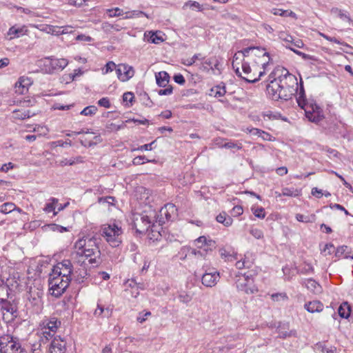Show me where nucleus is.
I'll list each match as a JSON object with an SVG mask.
<instances>
[{"label": "nucleus", "mask_w": 353, "mask_h": 353, "mask_svg": "<svg viewBox=\"0 0 353 353\" xmlns=\"http://www.w3.org/2000/svg\"><path fill=\"white\" fill-rule=\"evenodd\" d=\"M50 202L46 204L43 208L44 211L47 213L54 212V215H56L58 212H55V206L58 203L59 200L56 198L52 197L50 199Z\"/></svg>", "instance_id": "nucleus-35"}, {"label": "nucleus", "mask_w": 353, "mask_h": 353, "mask_svg": "<svg viewBox=\"0 0 353 353\" xmlns=\"http://www.w3.org/2000/svg\"><path fill=\"white\" fill-rule=\"evenodd\" d=\"M351 251L347 245L339 246L335 252V256L340 259H349L350 257Z\"/></svg>", "instance_id": "nucleus-25"}, {"label": "nucleus", "mask_w": 353, "mask_h": 353, "mask_svg": "<svg viewBox=\"0 0 353 353\" xmlns=\"http://www.w3.org/2000/svg\"><path fill=\"white\" fill-rule=\"evenodd\" d=\"M105 68V70L104 73L107 74L110 72H112L114 69L116 70L117 66H116V64L113 61H109L106 63Z\"/></svg>", "instance_id": "nucleus-63"}, {"label": "nucleus", "mask_w": 353, "mask_h": 353, "mask_svg": "<svg viewBox=\"0 0 353 353\" xmlns=\"http://www.w3.org/2000/svg\"><path fill=\"white\" fill-rule=\"evenodd\" d=\"M123 28V26L119 23L112 24L109 22H103L102 23V29L105 32H110L112 30L119 32Z\"/></svg>", "instance_id": "nucleus-31"}, {"label": "nucleus", "mask_w": 353, "mask_h": 353, "mask_svg": "<svg viewBox=\"0 0 353 353\" xmlns=\"http://www.w3.org/2000/svg\"><path fill=\"white\" fill-rule=\"evenodd\" d=\"M177 209L172 203L165 204L159 211L160 219L159 224H163L165 221H172L174 216L176 215Z\"/></svg>", "instance_id": "nucleus-12"}, {"label": "nucleus", "mask_w": 353, "mask_h": 353, "mask_svg": "<svg viewBox=\"0 0 353 353\" xmlns=\"http://www.w3.org/2000/svg\"><path fill=\"white\" fill-rule=\"evenodd\" d=\"M305 309L310 313L320 312L323 309V305L319 301H312L306 303L304 305Z\"/></svg>", "instance_id": "nucleus-20"}, {"label": "nucleus", "mask_w": 353, "mask_h": 353, "mask_svg": "<svg viewBox=\"0 0 353 353\" xmlns=\"http://www.w3.org/2000/svg\"><path fill=\"white\" fill-rule=\"evenodd\" d=\"M99 105L101 107H104L105 108H110V102L108 98L107 97H103L98 101Z\"/></svg>", "instance_id": "nucleus-58"}, {"label": "nucleus", "mask_w": 353, "mask_h": 353, "mask_svg": "<svg viewBox=\"0 0 353 353\" xmlns=\"http://www.w3.org/2000/svg\"><path fill=\"white\" fill-rule=\"evenodd\" d=\"M13 117L15 119H24L30 117L29 110H14L13 111Z\"/></svg>", "instance_id": "nucleus-37"}, {"label": "nucleus", "mask_w": 353, "mask_h": 353, "mask_svg": "<svg viewBox=\"0 0 353 353\" xmlns=\"http://www.w3.org/2000/svg\"><path fill=\"white\" fill-rule=\"evenodd\" d=\"M26 32L27 29L25 26L21 27L14 26L9 29L8 34L11 36L10 39H12L14 37H19L21 35H23Z\"/></svg>", "instance_id": "nucleus-22"}, {"label": "nucleus", "mask_w": 353, "mask_h": 353, "mask_svg": "<svg viewBox=\"0 0 353 353\" xmlns=\"http://www.w3.org/2000/svg\"><path fill=\"white\" fill-rule=\"evenodd\" d=\"M243 212V209L241 205H236L232 210V214L234 216H239Z\"/></svg>", "instance_id": "nucleus-61"}, {"label": "nucleus", "mask_w": 353, "mask_h": 353, "mask_svg": "<svg viewBox=\"0 0 353 353\" xmlns=\"http://www.w3.org/2000/svg\"><path fill=\"white\" fill-rule=\"evenodd\" d=\"M301 284L314 294H319L321 292V286L312 279H304L301 281Z\"/></svg>", "instance_id": "nucleus-19"}, {"label": "nucleus", "mask_w": 353, "mask_h": 353, "mask_svg": "<svg viewBox=\"0 0 353 353\" xmlns=\"http://www.w3.org/2000/svg\"><path fill=\"white\" fill-rule=\"evenodd\" d=\"M15 207V205L12 203H6L1 205L0 212L4 214H8L12 212Z\"/></svg>", "instance_id": "nucleus-41"}, {"label": "nucleus", "mask_w": 353, "mask_h": 353, "mask_svg": "<svg viewBox=\"0 0 353 353\" xmlns=\"http://www.w3.org/2000/svg\"><path fill=\"white\" fill-rule=\"evenodd\" d=\"M235 281L236 288L247 294H252L258 291L254 284L253 278L245 275H236Z\"/></svg>", "instance_id": "nucleus-8"}, {"label": "nucleus", "mask_w": 353, "mask_h": 353, "mask_svg": "<svg viewBox=\"0 0 353 353\" xmlns=\"http://www.w3.org/2000/svg\"><path fill=\"white\" fill-rule=\"evenodd\" d=\"M296 219L299 222H303V223H314L316 219V216L314 214H309V215H303L301 214H297L296 215Z\"/></svg>", "instance_id": "nucleus-34"}, {"label": "nucleus", "mask_w": 353, "mask_h": 353, "mask_svg": "<svg viewBox=\"0 0 353 353\" xmlns=\"http://www.w3.org/2000/svg\"><path fill=\"white\" fill-rule=\"evenodd\" d=\"M294 85H297L296 77L290 74L287 70H283L282 74L278 77L270 80L267 85L268 94L275 101L279 99L288 100L296 90Z\"/></svg>", "instance_id": "nucleus-1"}, {"label": "nucleus", "mask_w": 353, "mask_h": 353, "mask_svg": "<svg viewBox=\"0 0 353 353\" xmlns=\"http://www.w3.org/2000/svg\"><path fill=\"white\" fill-rule=\"evenodd\" d=\"M217 222L222 223L223 225L228 227L232 224L233 220L232 217L228 216L226 212H222L216 216Z\"/></svg>", "instance_id": "nucleus-28"}, {"label": "nucleus", "mask_w": 353, "mask_h": 353, "mask_svg": "<svg viewBox=\"0 0 353 353\" xmlns=\"http://www.w3.org/2000/svg\"><path fill=\"white\" fill-rule=\"evenodd\" d=\"M155 77L157 83L160 87H165L170 79L169 74L165 71H161L157 73Z\"/></svg>", "instance_id": "nucleus-23"}, {"label": "nucleus", "mask_w": 353, "mask_h": 353, "mask_svg": "<svg viewBox=\"0 0 353 353\" xmlns=\"http://www.w3.org/2000/svg\"><path fill=\"white\" fill-rule=\"evenodd\" d=\"M49 353H65L66 352V342L59 336H56L50 342Z\"/></svg>", "instance_id": "nucleus-13"}, {"label": "nucleus", "mask_w": 353, "mask_h": 353, "mask_svg": "<svg viewBox=\"0 0 353 353\" xmlns=\"http://www.w3.org/2000/svg\"><path fill=\"white\" fill-rule=\"evenodd\" d=\"M224 148H228V149H237L241 150L242 148V144L241 143L238 142H232V141H228L225 142L223 144Z\"/></svg>", "instance_id": "nucleus-50"}, {"label": "nucleus", "mask_w": 353, "mask_h": 353, "mask_svg": "<svg viewBox=\"0 0 353 353\" xmlns=\"http://www.w3.org/2000/svg\"><path fill=\"white\" fill-rule=\"evenodd\" d=\"M173 88L171 85L168 86L165 89H161L158 91L159 95H170L172 93Z\"/></svg>", "instance_id": "nucleus-64"}, {"label": "nucleus", "mask_w": 353, "mask_h": 353, "mask_svg": "<svg viewBox=\"0 0 353 353\" xmlns=\"http://www.w3.org/2000/svg\"><path fill=\"white\" fill-rule=\"evenodd\" d=\"M45 70L47 73L51 74L54 71L63 70L68 64L65 59H55L47 57L44 59Z\"/></svg>", "instance_id": "nucleus-11"}, {"label": "nucleus", "mask_w": 353, "mask_h": 353, "mask_svg": "<svg viewBox=\"0 0 353 353\" xmlns=\"http://www.w3.org/2000/svg\"><path fill=\"white\" fill-rule=\"evenodd\" d=\"M219 254L221 258L228 261H232V259H234V256L223 248L219 249Z\"/></svg>", "instance_id": "nucleus-52"}, {"label": "nucleus", "mask_w": 353, "mask_h": 353, "mask_svg": "<svg viewBox=\"0 0 353 353\" xmlns=\"http://www.w3.org/2000/svg\"><path fill=\"white\" fill-rule=\"evenodd\" d=\"M178 299L181 302L183 303H188L192 301V297L188 293L183 292L179 295Z\"/></svg>", "instance_id": "nucleus-48"}, {"label": "nucleus", "mask_w": 353, "mask_h": 353, "mask_svg": "<svg viewBox=\"0 0 353 353\" xmlns=\"http://www.w3.org/2000/svg\"><path fill=\"white\" fill-rule=\"evenodd\" d=\"M71 281V279H65L54 275V272L50 274L48 283L50 290L52 291V294L56 297L60 296L68 288Z\"/></svg>", "instance_id": "nucleus-4"}, {"label": "nucleus", "mask_w": 353, "mask_h": 353, "mask_svg": "<svg viewBox=\"0 0 353 353\" xmlns=\"http://www.w3.org/2000/svg\"><path fill=\"white\" fill-rule=\"evenodd\" d=\"M314 268L312 265L307 263H304L303 267L298 270V272L303 274H307L312 273Z\"/></svg>", "instance_id": "nucleus-43"}, {"label": "nucleus", "mask_w": 353, "mask_h": 353, "mask_svg": "<svg viewBox=\"0 0 353 353\" xmlns=\"http://www.w3.org/2000/svg\"><path fill=\"white\" fill-rule=\"evenodd\" d=\"M321 110H319L316 113H310V115H305L308 120L311 122L318 123L323 119V116L320 114Z\"/></svg>", "instance_id": "nucleus-38"}, {"label": "nucleus", "mask_w": 353, "mask_h": 353, "mask_svg": "<svg viewBox=\"0 0 353 353\" xmlns=\"http://www.w3.org/2000/svg\"><path fill=\"white\" fill-rule=\"evenodd\" d=\"M252 48L250 52V57L253 59L254 64L256 66H261L263 70L262 72H265V69L266 65H268L270 57L269 53L265 51L264 48H261L258 47H249Z\"/></svg>", "instance_id": "nucleus-6"}, {"label": "nucleus", "mask_w": 353, "mask_h": 353, "mask_svg": "<svg viewBox=\"0 0 353 353\" xmlns=\"http://www.w3.org/2000/svg\"><path fill=\"white\" fill-rule=\"evenodd\" d=\"M12 343H18L14 341L12 335L6 334L0 336V353H8V347Z\"/></svg>", "instance_id": "nucleus-17"}, {"label": "nucleus", "mask_w": 353, "mask_h": 353, "mask_svg": "<svg viewBox=\"0 0 353 353\" xmlns=\"http://www.w3.org/2000/svg\"><path fill=\"white\" fill-rule=\"evenodd\" d=\"M112 310L109 308H104L103 306L98 305L97 308L94 310V314L96 316L109 317L111 316Z\"/></svg>", "instance_id": "nucleus-32"}, {"label": "nucleus", "mask_w": 353, "mask_h": 353, "mask_svg": "<svg viewBox=\"0 0 353 353\" xmlns=\"http://www.w3.org/2000/svg\"><path fill=\"white\" fill-rule=\"evenodd\" d=\"M122 234L121 228L115 223L112 225H104L102 229V236L112 247H117L121 243V235Z\"/></svg>", "instance_id": "nucleus-5"}, {"label": "nucleus", "mask_w": 353, "mask_h": 353, "mask_svg": "<svg viewBox=\"0 0 353 353\" xmlns=\"http://www.w3.org/2000/svg\"><path fill=\"white\" fill-rule=\"evenodd\" d=\"M88 275V274L85 267L79 268L73 273V277L75 281L79 283H83L84 279L87 278Z\"/></svg>", "instance_id": "nucleus-29"}, {"label": "nucleus", "mask_w": 353, "mask_h": 353, "mask_svg": "<svg viewBox=\"0 0 353 353\" xmlns=\"http://www.w3.org/2000/svg\"><path fill=\"white\" fill-rule=\"evenodd\" d=\"M225 93V85L223 83H221L219 85L213 87L210 90V95H213L214 97H223Z\"/></svg>", "instance_id": "nucleus-27"}, {"label": "nucleus", "mask_w": 353, "mask_h": 353, "mask_svg": "<svg viewBox=\"0 0 353 353\" xmlns=\"http://www.w3.org/2000/svg\"><path fill=\"white\" fill-rule=\"evenodd\" d=\"M187 6H189L192 10L196 9L199 11H201L203 10L201 4L199 2L194 1H188L185 2L183 8H185Z\"/></svg>", "instance_id": "nucleus-46"}, {"label": "nucleus", "mask_w": 353, "mask_h": 353, "mask_svg": "<svg viewBox=\"0 0 353 353\" xmlns=\"http://www.w3.org/2000/svg\"><path fill=\"white\" fill-rule=\"evenodd\" d=\"M60 325L61 322L54 317L43 321L41 324L43 330L52 332L54 334Z\"/></svg>", "instance_id": "nucleus-18"}, {"label": "nucleus", "mask_w": 353, "mask_h": 353, "mask_svg": "<svg viewBox=\"0 0 353 353\" xmlns=\"http://www.w3.org/2000/svg\"><path fill=\"white\" fill-rule=\"evenodd\" d=\"M73 271V267L70 260H63L61 262L58 263L52 268V272L54 275H58L61 278L71 279Z\"/></svg>", "instance_id": "nucleus-10"}, {"label": "nucleus", "mask_w": 353, "mask_h": 353, "mask_svg": "<svg viewBox=\"0 0 353 353\" xmlns=\"http://www.w3.org/2000/svg\"><path fill=\"white\" fill-rule=\"evenodd\" d=\"M271 12L274 15H279L282 17H287V10H283L279 8H272Z\"/></svg>", "instance_id": "nucleus-62"}, {"label": "nucleus", "mask_w": 353, "mask_h": 353, "mask_svg": "<svg viewBox=\"0 0 353 353\" xmlns=\"http://www.w3.org/2000/svg\"><path fill=\"white\" fill-rule=\"evenodd\" d=\"M97 108L94 105H90L85 107L80 114L84 116H91L96 113Z\"/></svg>", "instance_id": "nucleus-44"}, {"label": "nucleus", "mask_w": 353, "mask_h": 353, "mask_svg": "<svg viewBox=\"0 0 353 353\" xmlns=\"http://www.w3.org/2000/svg\"><path fill=\"white\" fill-rule=\"evenodd\" d=\"M206 248L204 249L205 251L210 250L212 251L216 248V242L212 239H207L205 245Z\"/></svg>", "instance_id": "nucleus-57"}, {"label": "nucleus", "mask_w": 353, "mask_h": 353, "mask_svg": "<svg viewBox=\"0 0 353 353\" xmlns=\"http://www.w3.org/2000/svg\"><path fill=\"white\" fill-rule=\"evenodd\" d=\"M241 68L243 74H245L244 77H248V76L251 74L252 69L250 67V63L248 60H245V62H243Z\"/></svg>", "instance_id": "nucleus-45"}, {"label": "nucleus", "mask_w": 353, "mask_h": 353, "mask_svg": "<svg viewBox=\"0 0 353 353\" xmlns=\"http://www.w3.org/2000/svg\"><path fill=\"white\" fill-rule=\"evenodd\" d=\"M321 36L324 38L325 39L329 41H331V42H334V43H336L337 44H340V45H343V46H348V45L344 42H342L339 40H338L335 37H329L323 33H321L320 34Z\"/></svg>", "instance_id": "nucleus-54"}, {"label": "nucleus", "mask_w": 353, "mask_h": 353, "mask_svg": "<svg viewBox=\"0 0 353 353\" xmlns=\"http://www.w3.org/2000/svg\"><path fill=\"white\" fill-rule=\"evenodd\" d=\"M297 332L295 330H290V332L287 331H280L279 332V337L281 339H285L287 337H296Z\"/></svg>", "instance_id": "nucleus-49"}, {"label": "nucleus", "mask_w": 353, "mask_h": 353, "mask_svg": "<svg viewBox=\"0 0 353 353\" xmlns=\"http://www.w3.org/2000/svg\"><path fill=\"white\" fill-rule=\"evenodd\" d=\"M116 72L118 78L122 81L129 80L134 74L132 67L127 64L118 65L116 68Z\"/></svg>", "instance_id": "nucleus-14"}, {"label": "nucleus", "mask_w": 353, "mask_h": 353, "mask_svg": "<svg viewBox=\"0 0 353 353\" xmlns=\"http://www.w3.org/2000/svg\"><path fill=\"white\" fill-rule=\"evenodd\" d=\"M144 161H145L147 162L152 161L151 160L146 159L145 156H138V157L134 158L132 163L134 165H142L145 163Z\"/></svg>", "instance_id": "nucleus-53"}, {"label": "nucleus", "mask_w": 353, "mask_h": 353, "mask_svg": "<svg viewBox=\"0 0 353 353\" xmlns=\"http://www.w3.org/2000/svg\"><path fill=\"white\" fill-rule=\"evenodd\" d=\"M54 333L41 329V331L39 332L40 345L46 344L50 340H52L54 336Z\"/></svg>", "instance_id": "nucleus-24"}, {"label": "nucleus", "mask_w": 353, "mask_h": 353, "mask_svg": "<svg viewBox=\"0 0 353 353\" xmlns=\"http://www.w3.org/2000/svg\"><path fill=\"white\" fill-rule=\"evenodd\" d=\"M155 141L151 142L148 144H144L141 146H139L137 150H141V151H149L152 150V145L154 144ZM133 150H136V149H134Z\"/></svg>", "instance_id": "nucleus-59"}, {"label": "nucleus", "mask_w": 353, "mask_h": 353, "mask_svg": "<svg viewBox=\"0 0 353 353\" xmlns=\"http://www.w3.org/2000/svg\"><path fill=\"white\" fill-rule=\"evenodd\" d=\"M250 234L256 239H263L264 234L262 230L252 227L250 229Z\"/></svg>", "instance_id": "nucleus-39"}, {"label": "nucleus", "mask_w": 353, "mask_h": 353, "mask_svg": "<svg viewBox=\"0 0 353 353\" xmlns=\"http://www.w3.org/2000/svg\"><path fill=\"white\" fill-rule=\"evenodd\" d=\"M220 278L219 272L214 271L213 272H205L203 274L201 282L202 284L208 288L214 287Z\"/></svg>", "instance_id": "nucleus-15"}, {"label": "nucleus", "mask_w": 353, "mask_h": 353, "mask_svg": "<svg viewBox=\"0 0 353 353\" xmlns=\"http://www.w3.org/2000/svg\"><path fill=\"white\" fill-rule=\"evenodd\" d=\"M350 305L347 303H343L338 309L339 315L341 318L347 319L350 315Z\"/></svg>", "instance_id": "nucleus-30"}, {"label": "nucleus", "mask_w": 353, "mask_h": 353, "mask_svg": "<svg viewBox=\"0 0 353 353\" xmlns=\"http://www.w3.org/2000/svg\"><path fill=\"white\" fill-rule=\"evenodd\" d=\"M252 212L257 218L263 219L265 216V210L262 207H252Z\"/></svg>", "instance_id": "nucleus-42"}, {"label": "nucleus", "mask_w": 353, "mask_h": 353, "mask_svg": "<svg viewBox=\"0 0 353 353\" xmlns=\"http://www.w3.org/2000/svg\"><path fill=\"white\" fill-rule=\"evenodd\" d=\"M282 195L288 196H296L299 195V192L297 190H294L293 188H285L282 189Z\"/></svg>", "instance_id": "nucleus-47"}, {"label": "nucleus", "mask_w": 353, "mask_h": 353, "mask_svg": "<svg viewBox=\"0 0 353 353\" xmlns=\"http://www.w3.org/2000/svg\"><path fill=\"white\" fill-rule=\"evenodd\" d=\"M203 58L201 57V54H195L192 58L188 59L185 60H183L181 63H182V64H183L185 65L190 66V65H192L196 60H203Z\"/></svg>", "instance_id": "nucleus-40"}, {"label": "nucleus", "mask_w": 353, "mask_h": 353, "mask_svg": "<svg viewBox=\"0 0 353 353\" xmlns=\"http://www.w3.org/2000/svg\"><path fill=\"white\" fill-rule=\"evenodd\" d=\"M0 306L3 313L4 312H6L8 313H10L11 314H14V313L17 311L13 304H12L7 300L6 298L4 297L0 298Z\"/></svg>", "instance_id": "nucleus-21"}, {"label": "nucleus", "mask_w": 353, "mask_h": 353, "mask_svg": "<svg viewBox=\"0 0 353 353\" xmlns=\"http://www.w3.org/2000/svg\"><path fill=\"white\" fill-rule=\"evenodd\" d=\"M30 85L29 79L24 77H20L15 83L17 88L16 92L23 94L25 90H28V86Z\"/></svg>", "instance_id": "nucleus-26"}, {"label": "nucleus", "mask_w": 353, "mask_h": 353, "mask_svg": "<svg viewBox=\"0 0 353 353\" xmlns=\"http://www.w3.org/2000/svg\"><path fill=\"white\" fill-rule=\"evenodd\" d=\"M108 13L110 17H115L123 15V12L119 8H114L108 10Z\"/></svg>", "instance_id": "nucleus-51"}, {"label": "nucleus", "mask_w": 353, "mask_h": 353, "mask_svg": "<svg viewBox=\"0 0 353 353\" xmlns=\"http://www.w3.org/2000/svg\"><path fill=\"white\" fill-rule=\"evenodd\" d=\"M213 63H214V61H213L212 59H208L201 63V65L199 66V69L202 71H205V72H208L210 70H212V71H214V68L212 65Z\"/></svg>", "instance_id": "nucleus-36"}, {"label": "nucleus", "mask_w": 353, "mask_h": 353, "mask_svg": "<svg viewBox=\"0 0 353 353\" xmlns=\"http://www.w3.org/2000/svg\"><path fill=\"white\" fill-rule=\"evenodd\" d=\"M296 101L299 107L305 110V115H310V113H316L320 107L313 101H308L305 98V91L302 83Z\"/></svg>", "instance_id": "nucleus-9"}, {"label": "nucleus", "mask_w": 353, "mask_h": 353, "mask_svg": "<svg viewBox=\"0 0 353 353\" xmlns=\"http://www.w3.org/2000/svg\"><path fill=\"white\" fill-rule=\"evenodd\" d=\"M52 145L54 147H57V146L65 147V145L71 146L72 145V142H71L70 140H66L65 141H63L62 140H59V141L52 142Z\"/></svg>", "instance_id": "nucleus-55"}, {"label": "nucleus", "mask_w": 353, "mask_h": 353, "mask_svg": "<svg viewBox=\"0 0 353 353\" xmlns=\"http://www.w3.org/2000/svg\"><path fill=\"white\" fill-rule=\"evenodd\" d=\"M332 12L336 14L337 17H339L341 19H342L343 21H347L349 23H352V24H353V21H352L350 15L348 14V13L347 12H345L343 10H341L336 8L332 9Z\"/></svg>", "instance_id": "nucleus-33"}, {"label": "nucleus", "mask_w": 353, "mask_h": 353, "mask_svg": "<svg viewBox=\"0 0 353 353\" xmlns=\"http://www.w3.org/2000/svg\"><path fill=\"white\" fill-rule=\"evenodd\" d=\"M43 294L42 290L30 287L28 294V301L26 303L27 307H31L35 313L40 312L43 307L41 299Z\"/></svg>", "instance_id": "nucleus-7"}, {"label": "nucleus", "mask_w": 353, "mask_h": 353, "mask_svg": "<svg viewBox=\"0 0 353 353\" xmlns=\"http://www.w3.org/2000/svg\"><path fill=\"white\" fill-rule=\"evenodd\" d=\"M134 226L137 228V232L147 231L152 226V221L148 216L142 215L139 219L138 218L136 219Z\"/></svg>", "instance_id": "nucleus-16"}, {"label": "nucleus", "mask_w": 353, "mask_h": 353, "mask_svg": "<svg viewBox=\"0 0 353 353\" xmlns=\"http://www.w3.org/2000/svg\"><path fill=\"white\" fill-rule=\"evenodd\" d=\"M334 249V246L332 243H327L325 245L324 249L323 250L322 252L325 254V255H330L331 254Z\"/></svg>", "instance_id": "nucleus-60"}, {"label": "nucleus", "mask_w": 353, "mask_h": 353, "mask_svg": "<svg viewBox=\"0 0 353 353\" xmlns=\"http://www.w3.org/2000/svg\"><path fill=\"white\" fill-rule=\"evenodd\" d=\"M97 239L94 237L83 236L74 243L75 251L72 253V259L82 265L88 259L90 264L99 263L100 250L97 245Z\"/></svg>", "instance_id": "nucleus-2"}, {"label": "nucleus", "mask_w": 353, "mask_h": 353, "mask_svg": "<svg viewBox=\"0 0 353 353\" xmlns=\"http://www.w3.org/2000/svg\"><path fill=\"white\" fill-rule=\"evenodd\" d=\"M151 316V312L149 311L145 312L144 314L142 312L139 314V316L137 318L138 322L142 323H143L148 316Z\"/></svg>", "instance_id": "nucleus-56"}, {"label": "nucleus", "mask_w": 353, "mask_h": 353, "mask_svg": "<svg viewBox=\"0 0 353 353\" xmlns=\"http://www.w3.org/2000/svg\"><path fill=\"white\" fill-rule=\"evenodd\" d=\"M252 48L248 47L236 52L233 56L232 66L238 77L242 78L246 82L253 83L260 79V77L263 75L264 72H259L258 77H254L253 74L251 75L250 78H248L243 77L242 72L240 71V66L242 65V63L245 62L246 58L250 57V52Z\"/></svg>", "instance_id": "nucleus-3"}]
</instances>
